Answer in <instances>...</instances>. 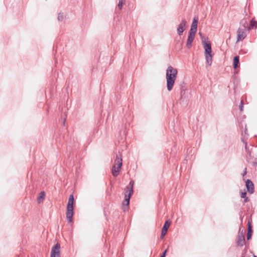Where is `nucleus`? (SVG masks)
<instances>
[{
	"label": "nucleus",
	"mask_w": 257,
	"mask_h": 257,
	"mask_svg": "<svg viewBox=\"0 0 257 257\" xmlns=\"http://www.w3.org/2000/svg\"><path fill=\"white\" fill-rule=\"evenodd\" d=\"M177 69L174 68L172 66H169L166 70L167 88L168 91L172 90L177 75Z\"/></svg>",
	"instance_id": "nucleus-1"
},
{
	"label": "nucleus",
	"mask_w": 257,
	"mask_h": 257,
	"mask_svg": "<svg viewBox=\"0 0 257 257\" xmlns=\"http://www.w3.org/2000/svg\"><path fill=\"white\" fill-rule=\"evenodd\" d=\"M201 41L204 49L206 64L210 66L212 62L211 44L210 42L206 41V39L204 37H202Z\"/></svg>",
	"instance_id": "nucleus-2"
},
{
	"label": "nucleus",
	"mask_w": 257,
	"mask_h": 257,
	"mask_svg": "<svg viewBox=\"0 0 257 257\" xmlns=\"http://www.w3.org/2000/svg\"><path fill=\"white\" fill-rule=\"evenodd\" d=\"M134 182L133 181H131L128 185L126 186V190L125 192V197L124 199L122 202V205L123 206V210L125 211L126 208H127L129 204H130V200L131 196L133 194L134 190Z\"/></svg>",
	"instance_id": "nucleus-3"
},
{
	"label": "nucleus",
	"mask_w": 257,
	"mask_h": 257,
	"mask_svg": "<svg viewBox=\"0 0 257 257\" xmlns=\"http://www.w3.org/2000/svg\"><path fill=\"white\" fill-rule=\"evenodd\" d=\"M122 165V160L121 155L119 152L116 155V158L114 160V163L111 169L112 175L114 177H116L118 175L119 172L120 171Z\"/></svg>",
	"instance_id": "nucleus-4"
},
{
	"label": "nucleus",
	"mask_w": 257,
	"mask_h": 257,
	"mask_svg": "<svg viewBox=\"0 0 257 257\" xmlns=\"http://www.w3.org/2000/svg\"><path fill=\"white\" fill-rule=\"evenodd\" d=\"M60 244L56 243L52 248L50 257H60Z\"/></svg>",
	"instance_id": "nucleus-5"
},
{
	"label": "nucleus",
	"mask_w": 257,
	"mask_h": 257,
	"mask_svg": "<svg viewBox=\"0 0 257 257\" xmlns=\"http://www.w3.org/2000/svg\"><path fill=\"white\" fill-rule=\"evenodd\" d=\"M245 243V238L243 230L241 231V228L239 229L237 235V244L238 246H242Z\"/></svg>",
	"instance_id": "nucleus-6"
},
{
	"label": "nucleus",
	"mask_w": 257,
	"mask_h": 257,
	"mask_svg": "<svg viewBox=\"0 0 257 257\" xmlns=\"http://www.w3.org/2000/svg\"><path fill=\"white\" fill-rule=\"evenodd\" d=\"M198 22V17H195L193 18L192 23L191 24V29L189 31V33L195 35L197 32V24Z\"/></svg>",
	"instance_id": "nucleus-7"
},
{
	"label": "nucleus",
	"mask_w": 257,
	"mask_h": 257,
	"mask_svg": "<svg viewBox=\"0 0 257 257\" xmlns=\"http://www.w3.org/2000/svg\"><path fill=\"white\" fill-rule=\"evenodd\" d=\"M74 214V207H67L66 218L69 223L72 221Z\"/></svg>",
	"instance_id": "nucleus-8"
},
{
	"label": "nucleus",
	"mask_w": 257,
	"mask_h": 257,
	"mask_svg": "<svg viewBox=\"0 0 257 257\" xmlns=\"http://www.w3.org/2000/svg\"><path fill=\"white\" fill-rule=\"evenodd\" d=\"M170 221L168 220H166L161 230V234L160 236V238L161 239H163L164 237V236L166 235V234L167 232L168 228L169 227L170 225Z\"/></svg>",
	"instance_id": "nucleus-9"
},
{
	"label": "nucleus",
	"mask_w": 257,
	"mask_h": 257,
	"mask_svg": "<svg viewBox=\"0 0 257 257\" xmlns=\"http://www.w3.org/2000/svg\"><path fill=\"white\" fill-rule=\"evenodd\" d=\"M245 186L247 191L249 194H253L254 193V184L250 179L246 180Z\"/></svg>",
	"instance_id": "nucleus-10"
},
{
	"label": "nucleus",
	"mask_w": 257,
	"mask_h": 257,
	"mask_svg": "<svg viewBox=\"0 0 257 257\" xmlns=\"http://www.w3.org/2000/svg\"><path fill=\"white\" fill-rule=\"evenodd\" d=\"M187 22L185 19H183L181 23L179 25L177 28V33L179 36L182 35L185 30V28L186 26Z\"/></svg>",
	"instance_id": "nucleus-11"
},
{
	"label": "nucleus",
	"mask_w": 257,
	"mask_h": 257,
	"mask_svg": "<svg viewBox=\"0 0 257 257\" xmlns=\"http://www.w3.org/2000/svg\"><path fill=\"white\" fill-rule=\"evenodd\" d=\"M245 26H244V29L239 28L237 30V41H239L240 40H243L245 37Z\"/></svg>",
	"instance_id": "nucleus-12"
},
{
	"label": "nucleus",
	"mask_w": 257,
	"mask_h": 257,
	"mask_svg": "<svg viewBox=\"0 0 257 257\" xmlns=\"http://www.w3.org/2000/svg\"><path fill=\"white\" fill-rule=\"evenodd\" d=\"M195 36V35L189 33L186 43V47L188 49H190L192 47V43L194 39Z\"/></svg>",
	"instance_id": "nucleus-13"
},
{
	"label": "nucleus",
	"mask_w": 257,
	"mask_h": 257,
	"mask_svg": "<svg viewBox=\"0 0 257 257\" xmlns=\"http://www.w3.org/2000/svg\"><path fill=\"white\" fill-rule=\"evenodd\" d=\"M239 65V57L235 56L233 59V67L234 69H236Z\"/></svg>",
	"instance_id": "nucleus-14"
},
{
	"label": "nucleus",
	"mask_w": 257,
	"mask_h": 257,
	"mask_svg": "<svg viewBox=\"0 0 257 257\" xmlns=\"http://www.w3.org/2000/svg\"><path fill=\"white\" fill-rule=\"evenodd\" d=\"M74 198L72 194L70 195L69 197L67 207H74Z\"/></svg>",
	"instance_id": "nucleus-15"
},
{
	"label": "nucleus",
	"mask_w": 257,
	"mask_h": 257,
	"mask_svg": "<svg viewBox=\"0 0 257 257\" xmlns=\"http://www.w3.org/2000/svg\"><path fill=\"white\" fill-rule=\"evenodd\" d=\"M45 193L44 191H41L37 198V201L38 203H40L45 198Z\"/></svg>",
	"instance_id": "nucleus-16"
},
{
	"label": "nucleus",
	"mask_w": 257,
	"mask_h": 257,
	"mask_svg": "<svg viewBox=\"0 0 257 257\" xmlns=\"http://www.w3.org/2000/svg\"><path fill=\"white\" fill-rule=\"evenodd\" d=\"M256 28H257V22L254 21L253 19H252L250 21L249 26L248 27V29L250 30Z\"/></svg>",
	"instance_id": "nucleus-17"
},
{
	"label": "nucleus",
	"mask_w": 257,
	"mask_h": 257,
	"mask_svg": "<svg viewBox=\"0 0 257 257\" xmlns=\"http://www.w3.org/2000/svg\"><path fill=\"white\" fill-rule=\"evenodd\" d=\"M125 0H118V4L117 7L119 10H121L124 4Z\"/></svg>",
	"instance_id": "nucleus-18"
},
{
	"label": "nucleus",
	"mask_w": 257,
	"mask_h": 257,
	"mask_svg": "<svg viewBox=\"0 0 257 257\" xmlns=\"http://www.w3.org/2000/svg\"><path fill=\"white\" fill-rule=\"evenodd\" d=\"M252 233V231H250L249 229H248V230H247V235H246L247 240L250 239V238L251 237Z\"/></svg>",
	"instance_id": "nucleus-19"
},
{
	"label": "nucleus",
	"mask_w": 257,
	"mask_h": 257,
	"mask_svg": "<svg viewBox=\"0 0 257 257\" xmlns=\"http://www.w3.org/2000/svg\"><path fill=\"white\" fill-rule=\"evenodd\" d=\"M57 19L59 21H62L64 19L63 13H59Z\"/></svg>",
	"instance_id": "nucleus-20"
},
{
	"label": "nucleus",
	"mask_w": 257,
	"mask_h": 257,
	"mask_svg": "<svg viewBox=\"0 0 257 257\" xmlns=\"http://www.w3.org/2000/svg\"><path fill=\"white\" fill-rule=\"evenodd\" d=\"M243 104H244V103H243V101L241 100L240 101V103L239 105V109H240V111H242V110H243Z\"/></svg>",
	"instance_id": "nucleus-21"
},
{
	"label": "nucleus",
	"mask_w": 257,
	"mask_h": 257,
	"mask_svg": "<svg viewBox=\"0 0 257 257\" xmlns=\"http://www.w3.org/2000/svg\"><path fill=\"white\" fill-rule=\"evenodd\" d=\"M240 197L242 198H244L246 197V192H242L240 194Z\"/></svg>",
	"instance_id": "nucleus-22"
},
{
	"label": "nucleus",
	"mask_w": 257,
	"mask_h": 257,
	"mask_svg": "<svg viewBox=\"0 0 257 257\" xmlns=\"http://www.w3.org/2000/svg\"><path fill=\"white\" fill-rule=\"evenodd\" d=\"M167 249H165L161 254L160 257H166Z\"/></svg>",
	"instance_id": "nucleus-23"
},
{
	"label": "nucleus",
	"mask_w": 257,
	"mask_h": 257,
	"mask_svg": "<svg viewBox=\"0 0 257 257\" xmlns=\"http://www.w3.org/2000/svg\"><path fill=\"white\" fill-rule=\"evenodd\" d=\"M248 229H249L250 231H252L251 229V224L249 221H248L247 223V230H248Z\"/></svg>",
	"instance_id": "nucleus-24"
},
{
	"label": "nucleus",
	"mask_w": 257,
	"mask_h": 257,
	"mask_svg": "<svg viewBox=\"0 0 257 257\" xmlns=\"http://www.w3.org/2000/svg\"><path fill=\"white\" fill-rule=\"evenodd\" d=\"M245 150L246 152L248 151V147L247 146V143H245Z\"/></svg>",
	"instance_id": "nucleus-25"
},
{
	"label": "nucleus",
	"mask_w": 257,
	"mask_h": 257,
	"mask_svg": "<svg viewBox=\"0 0 257 257\" xmlns=\"http://www.w3.org/2000/svg\"><path fill=\"white\" fill-rule=\"evenodd\" d=\"M249 201V199L248 197H245V198H244V202H247L248 201Z\"/></svg>",
	"instance_id": "nucleus-26"
},
{
	"label": "nucleus",
	"mask_w": 257,
	"mask_h": 257,
	"mask_svg": "<svg viewBox=\"0 0 257 257\" xmlns=\"http://www.w3.org/2000/svg\"><path fill=\"white\" fill-rule=\"evenodd\" d=\"M241 141L243 142V143L245 145V143H247L246 141L245 140L244 138H242L241 139Z\"/></svg>",
	"instance_id": "nucleus-27"
},
{
	"label": "nucleus",
	"mask_w": 257,
	"mask_h": 257,
	"mask_svg": "<svg viewBox=\"0 0 257 257\" xmlns=\"http://www.w3.org/2000/svg\"><path fill=\"white\" fill-rule=\"evenodd\" d=\"M246 174V169L245 168L244 171H243V172L242 173V175L243 176H245V175Z\"/></svg>",
	"instance_id": "nucleus-28"
},
{
	"label": "nucleus",
	"mask_w": 257,
	"mask_h": 257,
	"mask_svg": "<svg viewBox=\"0 0 257 257\" xmlns=\"http://www.w3.org/2000/svg\"><path fill=\"white\" fill-rule=\"evenodd\" d=\"M246 131H247L246 128H245V131H244V133H245V134H247Z\"/></svg>",
	"instance_id": "nucleus-29"
},
{
	"label": "nucleus",
	"mask_w": 257,
	"mask_h": 257,
	"mask_svg": "<svg viewBox=\"0 0 257 257\" xmlns=\"http://www.w3.org/2000/svg\"><path fill=\"white\" fill-rule=\"evenodd\" d=\"M253 257H257V256L254 254Z\"/></svg>",
	"instance_id": "nucleus-30"
},
{
	"label": "nucleus",
	"mask_w": 257,
	"mask_h": 257,
	"mask_svg": "<svg viewBox=\"0 0 257 257\" xmlns=\"http://www.w3.org/2000/svg\"><path fill=\"white\" fill-rule=\"evenodd\" d=\"M199 34L201 36V33H199Z\"/></svg>",
	"instance_id": "nucleus-31"
},
{
	"label": "nucleus",
	"mask_w": 257,
	"mask_h": 257,
	"mask_svg": "<svg viewBox=\"0 0 257 257\" xmlns=\"http://www.w3.org/2000/svg\"><path fill=\"white\" fill-rule=\"evenodd\" d=\"M254 164H257V162H255Z\"/></svg>",
	"instance_id": "nucleus-32"
},
{
	"label": "nucleus",
	"mask_w": 257,
	"mask_h": 257,
	"mask_svg": "<svg viewBox=\"0 0 257 257\" xmlns=\"http://www.w3.org/2000/svg\"><path fill=\"white\" fill-rule=\"evenodd\" d=\"M242 257H244V256H242Z\"/></svg>",
	"instance_id": "nucleus-33"
}]
</instances>
